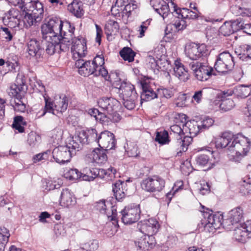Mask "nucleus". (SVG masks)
I'll return each instance as SVG.
<instances>
[{"mask_svg":"<svg viewBox=\"0 0 251 251\" xmlns=\"http://www.w3.org/2000/svg\"><path fill=\"white\" fill-rule=\"evenodd\" d=\"M75 28L70 22L62 23L61 20L53 17L44 24L41 26L42 37L44 40H50L55 37L72 35Z\"/></svg>","mask_w":251,"mask_h":251,"instance_id":"nucleus-1","label":"nucleus"},{"mask_svg":"<svg viewBox=\"0 0 251 251\" xmlns=\"http://www.w3.org/2000/svg\"><path fill=\"white\" fill-rule=\"evenodd\" d=\"M171 4L173 6L172 13L175 17L173 25L177 30L185 29L189 24V20H196L199 17L197 12L193 11L186 8H178L172 0Z\"/></svg>","mask_w":251,"mask_h":251,"instance_id":"nucleus-2","label":"nucleus"},{"mask_svg":"<svg viewBox=\"0 0 251 251\" xmlns=\"http://www.w3.org/2000/svg\"><path fill=\"white\" fill-rule=\"evenodd\" d=\"M45 107L43 110L42 116H44L47 112L57 115L58 113L64 112L68 107V99L65 95H61L59 97H56L53 101H51L50 98L45 97Z\"/></svg>","mask_w":251,"mask_h":251,"instance_id":"nucleus-3","label":"nucleus"},{"mask_svg":"<svg viewBox=\"0 0 251 251\" xmlns=\"http://www.w3.org/2000/svg\"><path fill=\"white\" fill-rule=\"evenodd\" d=\"M72 35L63 37H55L50 40H45L46 43V51L50 55L55 52L60 53L61 51L66 52L69 49L70 39Z\"/></svg>","mask_w":251,"mask_h":251,"instance_id":"nucleus-4","label":"nucleus"},{"mask_svg":"<svg viewBox=\"0 0 251 251\" xmlns=\"http://www.w3.org/2000/svg\"><path fill=\"white\" fill-rule=\"evenodd\" d=\"M189 67L194 72L196 78L200 81H206L212 75H216L213 69L207 63L193 61L189 63Z\"/></svg>","mask_w":251,"mask_h":251,"instance_id":"nucleus-5","label":"nucleus"},{"mask_svg":"<svg viewBox=\"0 0 251 251\" xmlns=\"http://www.w3.org/2000/svg\"><path fill=\"white\" fill-rule=\"evenodd\" d=\"M250 146L251 142L248 138L240 134L234 135L231 151L235 152L237 156H244L249 151Z\"/></svg>","mask_w":251,"mask_h":251,"instance_id":"nucleus-6","label":"nucleus"},{"mask_svg":"<svg viewBox=\"0 0 251 251\" xmlns=\"http://www.w3.org/2000/svg\"><path fill=\"white\" fill-rule=\"evenodd\" d=\"M203 216L205 220L204 230L209 232L214 233L223 224V216L219 213L213 214V211L208 208L203 211Z\"/></svg>","mask_w":251,"mask_h":251,"instance_id":"nucleus-7","label":"nucleus"},{"mask_svg":"<svg viewBox=\"0 0 251 251\" xmlns=\"http://www.w3.org/2000/svg\"><path fill=\"white\" fill-rule=\"evenodd\" d=\"M113 85L118 89L119 97L121 99H137V94L134 86L130 82L125 80L122 81L120 78H118L113 81Z\"/></svg>","mask_w":251,"mask_h":251,"instance_id":"nucleus-8","label":"nucleus"},{"mask_svg":"<svg viewBox=\"0 0 251 251\" xmlns=\"http://www.w3.org/2000/svg\"><path fill=\"white\" fill-rule=\"evenodd\" d=\"M174 122L181 123L183 127L185 134H189L192 138V136H196L201 131L199 127L198 122L193 121H187L186 115L184 114H178L174 118Z\"/></svg>","mask_w":251,"mask_h":251,"instance_id":"nucleus-9","label":"nucleus"},{"mask_svg":"<svg viewBox=\"0 0 251 251\" xmlns=\"http://www.w3.org/2000/svg\"><path fill=\"white\" fill-rule=\"evenodd\" d=\"M165 185V180L156 175L144 179L141 183L142 188L150 192H161Z\"/></svg>","mask_w":251,"mask_h":251,"instance_id":"nucleus-10","label":"nucleus"},{"mask_svg":"<svg viewBox=\"0 0 251 251\" xmlns=\"http://www.w3.org/2000/svg\"><path fill=\"white\" fill-rule=\"evenodd\" d=\"M121 213L123 223L125 225L131 224L139 219L141 210L139 205L133 204L126 206Z\"/></svg>","mask_w":251,"mask_h":251,"instance_id":"nucleus-11","label":"nucleus"},{"mask_svg":"<svg viewBox=\"0 0 251 251\" xmlns=\"http://www.w3.org/2000/svg\"><path fill=\"white\" fill-rule=\"evenodd\" d=\"M43 49L41 42L35 39L30 40L27 43L25 56L29 59H35L39 61L42 57Z\"/></svg>","mask_w":251,"mask_h":251,"instance_id":"nucleus-12","label":"nucleus"},{"mask_svg":"<svg viewBox=\"0 0 251 251\" xmlns=\"http://www.w3.org/2000/svg\"><path fill=\"white\" fill-rule=\"evenodd\" d=\"M43 6L39 3L37 5V10H33V12H31V13L24 12L23 14L24 15V18L22 19L25 27L26 28L29 27L40 22L43 17Z\"/></svg>","mask_w":251,"mask_h":251,"instance_id":"nucleus-13","label":"nucleus"},{"mask_svg":"<svg viewBox=\"0 0 251 251\" xmlns=\"http://www.w3.org/2000/svg\"><path fill=\"white\" fill-rule=\"evenodd\" d=\"M73 34L72 35V47L71 51L73 53L75 57L77 55L78 57L82 58L86 55L87 47L86 40L85 37L82 36H79L77 37L73 38Z\"/></svg>","mask_w":251,"mask_h":251,"instance_id":"nucleus-14","label":"nucleus"},{"mask_svg":"<svg viewBox=\"0 0 251 251\" xmlns=\"http://www.w3.org/2000/svg\"><path fill=\"white\" fill-rule=\"evenodd\" d=\"M99 146L102 149L110 150L114 149L116 145V139L113 133L105 130L99 134L98 141Z\"/></svg>","mask_w":251,"mask_h":251,"instance_id":"nucleus-15","label":"nucleus"},{"mask_svg":"<svg viewBox=\"0 0 251 251\" xmlns=\"http://www.w3.org/2000/svg\"><path fill=\"white\" fill-rule=\"evenodd\" d=\"M52 154L57 163L63 164L69 162L74 153L71 152V150L65 146L55 148L52 152Z\"/></svg>","mask_w":251,"mask_h":251,"instance_id":"nucleus-16","label":"nucleus"},{"mask_svg":"<svg viewBox=\"0 0 251 251\" xmlns=\"http://www.w3.org/2000/svg\"><path fill=\"white\" fill-rule=\"evenodd\" d=\"M243 218V210L240 207H236L230 211L227 218L223 224L227 229L232 230L233 226L239 225V223Z\"/></svg>","mask_w":251,"mask_h":251,"instance_id":"nucleus-17","label":"nucleus"},{"mask_svg":"<svg viewBox=\"0 0 251 251\" xmlns=\"http://www.w3.org/2000/svg\"><path fill=\"white\" fill-rule=\"evenodd\" d=\"M22 15L20 11L15 8H11L3 18V22L5 25L12 28L20 24Z\"/></svg>","mask_w":251,"mask_h":251,"instance_id":"nucleus-18","label":"nucleus"},{"mask_svg":"<svg viewBox=\"0 0 251 251\" xmlns=\"http://www.w3.org/2000/svg\"><path fill=\"white\" fill-rule=\"evenodd\" d=\"M234 238L240 242H246L249 233L251 232V221L233 226Z\"/></svg>","mask_w":251,"mask_h":251,"instance_id":"nucleus-19","label":"nucleus"},{"mask_svg":"<svg viewBox=\"0 0 251 251\" xmlns=\"http://www.w3.org/2000/svg\"><path fill=\"white\" fill-rule=\"evenodd\" d=\"M206 48L204 44L199 45L192 44L186 48L185 51L187 56L193 60H197L202 56L207 55Z\"/></svg>","mask_w":251,"mask_h":251,"instance_id":"nucleus-20","label":"nucleus"},{"mask_svg":"<svg viewBox=\"0 0 251 251\" xmlns=\"http://www.w3.org/2000/svg\"><path fill=\"white\" fill-rule=\"evenodd\" d=\"M234 138V135L230 132H225L222 135L217 138L215 142L217 149L226 148L231 151V144Z\"/></svg>","mask_w":251,"mask_h":251,"instance_id":"nucleus-21","label":"nucleus"},{"mask_svg":"<svg viewBox=\"0 0 251 251\" xmlns=\"http://www.w3.org/2000/svg\"><path fill=\"white\" fill-rule=\"evenodd\" d=\"M151 3L154 10L161 15L163 19L168 15L169 12L172 13L173 11V6L171 5L172 7L170 8L168 3L164 0H152ZM170 4H171L170 3Z\"/></svg>","mask_w":251,"mask_h":251,"instance_id":"nucleus-22","label":"nucleus"},{"mask_svg":"<svg viewBox=\"0 0 251 251\" xmlns=\"http://www.w3.org/2000/svg\"><path fill=\"white\" fill-rule=\"evenodd\" d=\"M98 103L102 110L107 113H111L115 111L118 101L112 98H102L99 100Z\"/></svg>","mask_w":251,"mask_h":251,"instance_id":"nucleus-23","label":"nucleus"},{"mask_svg":"<svg viewBox=\"0 0 251 251\" xmlns=\"http://www.w3.org/2000/svg\"><path fill=\"white\" fill-rule=\"evenodd\" d=\"M84 135L79 132L69 140L66 146L71 150V152L74 153V155L76 153V151L81 149L83 145L86 144L84 142Z\"/></svg>","mask_w":251,"mask_h":251,"instance_id":"nucleus-24","label":"nucleus"},{"mask_svg":"<svg viewBox=\"0 0 251 251\" xmlns=\"http://www.w3.org/2000/svg\"><path fill=\"white\" fill-rule=\"evenodd\" d=\"M22 77V75H20L18 74L16 80L17 84L12 85L10 87L8 94L10 96L13 97V99L18 98L23 99L22 96L20 93L24 90L25 81L23 79Z\"/></svg>","mask_w":251,"mask_h":251,"instance_id":"nucleus-25","label":"nucleus"},{"mask_svg":"<svg viewBox=\"0 0 251 251\" xmlns=\"http://www.w3.org/2000/svg\"><path fill=\"white\" fill-rule=\"evenodd\" d=\"M126 185L124 181L120 180L113 184L112 191L116 200L118 201H121L126 195V190L125 188Z\"/></svg>","mask_w":251,"mask_h":251,"instance_id":"nucleus-26","label":"nucleus"},{"mask_svg":"<svg viewBox=\"0 0 251 251\" xmlns=\"http://www.w3.org/2000/svg\"><path fill=\"white\" fill-rule=\"evenodd\" d=\"M141 85L142 88V92L141 94V101H149L157 97L158 94L153 91L148 83L142 82Z\"/></svg>","mask_w":251,"mask_h":251,"instance_id":"nucleus-27","label":"nucleus"},{"mask_svg":"<svg viewBox=\"0 0 251 251\" xmlns=\"http://www.w3.org/2000/svg\"><path fill=\"white\" fill-rule=\"evenodd\" d=\"M174 71L175 75L179 80L185 81L188 78V71L184 66L178 60H176L174 63Z\"/></svg>","mask_w":251,"mask_h":251,"instance_id":"nucleus-28","label":"nucleus"},{"mask_svg":"<svg viewBox=\"0 0 251 251\" xmlns=\"http://www.w3.org/2000/svg\"><path fill=\"white\" fill-rule=\"evenodd\" d=\"M176 140L175 143V147L176 150L180 152L186 151L188 147L192 141V138L186 135L184 137H176Z\"/></svg>","mask_w":251,"mask_h":251,"instance_id":"nucleus-29","label":"nucleus"},{"mask_svg":"<svg viewBox=\"0 0 251 251\" xmlns=\"http://www.w3.org/2000/svg\"><path fill=\"white\" fill-rule=\"evenodd\" d=\"M135 243L139 249L142 250H148L152 248L154 245V237L152 235H143Z\"/></svg>","mask_w":251,"mask_h":251,"instance_id":"nucleus-30","label":"nucleus"},{"mask_svg":"<svg viewBox=\"0 0 251 251\" xmlns=\"http://www.w3.org/2000/svg\"><path fill=\"white\" fill-rule=\"evenodd\" d=\"M75 200L73 194L68 190L65 189L61 192L60 198V204L63 207H69L75 204Z\"/></svg>","mask_w":251,"mask_h":251,"instance_id":"nucleus-31","label":"nucleus"},{"mask_svg":"<svg viewBox=\"0 0 251 251\" xmlns=\"http://www.w3.org/2000/svg\"><path fill=\"white\" fill-rule=\"evenodd\" d=\"M105 33L108 40H112V36L117 35L119 30L118 23L113 20H109L105 26Z\"/></svg>","mask_w":251,"mask_h":251,"instance_id":"nucleus-32","label":"nucleus"},{"mask_svg":"<svg viewBox=\"0 0 251 251\" xmlns=\"http://www.w3.org/2000/svg\"><path fill=\"white\" fill-rule=\"evenodd\" d=\"M84 135V141L85 143H98L99 134L95 128H88L86 130L80 131Z\"/></svg>","mask_w":251,"mask_h":251,"instance_id":"nucleus-33","label":"nucleus"},{"mask_svg":"<svg viewBox=\"0 0 251 251\" xmlns=\"http://www.w3.org/2000/svg\"><path fill=\"white\" fill-rule=\"evenodd\" d=\"M82 2L77 0H74L68 5V10L78 18L82 17L84 14Z\"/></svg>","mask_w":251,"mask_h":251,"instance_id":"nucleus-34","label":"nucleus"},{"mask_svg":"<svg viewBox=\"0 0 251 251\" xmlns=\"http://www.w3.org/2000/svg\"><path fill=\"white\" fill-rule=\"evenodd\" d=\"M43 5L38 0H22L20 10L22 11L23 14L27 11L33 12V10H37L38 4Z\"/></svg>","mask_w":251,"mask_h":251,"instance_id":"nucleus-35","label":"nucleus"},{"mask_svg":"<svg viewBox=\"0 0 251 251\" xmlns=\"http://www.w3.org/2000/svg\"><path fill=\"white\" fill-rule=\"evenodd\" d=\"M233 93L238 98L244 99L249 96L251 93V86L239 85L235 87Z\"/></svg>","mask_w":251,"mask_h":251,"instance_id":"nucleus-36","label":"nucleus"},{"mask_svg":"<svg viewBox=\"0 0 251 251\" xmlns=\"http://www.w3.org/2000/svg\"><path fill=\"white\" fill-rule=\"evenodd\" d=\"M116 173V169L110 167L107 169H100L98 171V176L107 181H112L115 177Z\"/></svg>","mask_w":251,"mask_h":251,"instance_id":"nucleus-37","label":"nucleus"},{"mask_svg":"<svg viewBox=\"0 0 251 251\" xmlns=\"http://www.w3.org/2000/svg\"><path fill=\"white\" fill-rule=\"evenodd\" d=\"M106 150L100 149L99 148L95 149L92 152L91 155L92 156L93 160L99 163H103L107 160V155L105 153Z\"/></svg>","mask_w":251,"mask_h":251,"instance_id":"nucleus-38","label":"nucleus"},{"mask_svg":"<svg viewBox=\"0 0 251 251\" xmlns=\"http://www.w3.org/2000/svg\"><path fill=\"white\" fill-rule=\"evenodd\" d=\"M96 70V66L94 65L92 61H85L83 67L79 70V74L84 76H88L91 75H94Z\"/></svg>","mask_w":251,"mask_h":251,"instance_id":"nucleus-39","label":"nucleus"},{"mask_svg":"<svg viewBox=\"0 0 251 251\" xmlns=\"http://www.w3.org/2000/svg\"><path fill=\"white\" fill-rule=\"evenodd\" d=\"M120 54L125 61L131 62L134 60L136 53L130 48L126 47L122 49Z\"/></svg>","mask_w":251,"mask_h":251,"instance_id":"nucleus-40","label":"nucleus"},{"mask_svg":"<svg viewBox=\"0 0 251 251\" xmlns=\"http://www.w3.org/2000/svg\"><path fill=\"white\" fill-rule=\"evenodd\" d=\"M218 57L224 62L231 70L233 68L235 63L233 57L228 51H224L219 55Z\"/></svg>","mask_w":251,"mask_h":251,"instance_id":"nucleus-41","label":"nucleus"},{"mask_svg":"<svg viewBox=\"0 0 251 251\" xmlns=\"http://www.w3.org/2000/svg\"><path fill=\"white\" fill-rule=\"evenodd\" d=\"M5 64L8 67V70L10 72L15 73L19 71L20 67L16 56H13L12 58H9L6 61Z\"/></svg>","mask_w":251,"mask_h":251,"instance_id":"nucleus-42","label":"nucleus"},{"mask_svg":"<svg viewBox=\"0 0 251 251\" xmlns=\"http://www.w3.org/2000/svg\"><path fill=\"white\" fill-rule=\"evenodd\" d=\"M155 141L161 145L168 144L170 142L169 135L167 131H157L156 132Z\"/></svg>","mask_w":251,"mask_h":251,"instance_id":"nucleus-43","label":"nucleus"},{"mask_svg":"<svg viewBox=\"0 0 251 251\" xmlns=\"http://www.w3.org/2000/svg\"><path fill=\"white\" fill-rule=\"evenodd\" d=\"M148 229V235H152L157 233L159 225L155 219L151 218L146 220Z\"/></svg>","mask_w":251,"mask_h":251,"instance_id":"nucleus-44","label":"nucleus"},{"mask_svg":"<svg viewBox=\"0 0 251 251\" xmlns=\"http://www.w3.org/2000/svg\"><path fill=\"white\" fill-rule=\"evenodd\" d=\"M22 99H14L11 100V105L14 108L15 111L24 112L25 110V104L22 101Z\"/></svg>","mask_w":251,"mask_h":251,"instance_id":"nucleus-45","label":"nucleus"},{"mask_svg":"<svg viewBox=\"0 0 251 251\" xmlns=\"http://www.w3.org/2000/svg\"><path fill=\"white\" fill-rule=\"evenodd\" d=\"M26 123L24 121V118L22 116H17L14 118L12 127L19 132H23L24 131V127L23 126Z\"/></svg>","mask_w":251,"mask_h":251,"instance_id":"nucleus-46","label":"nucleus"},{"mask_svg":"<svg viewBox=\"0 0 251 251\" xmlns=\"http://www.w3.org/2000/svg\"><path fill=\"white\" fill-rule=\"evenodd\" d=\"M196 164L201 167L208 166V168H210L211 163L209 162V156L205 154L198 155L195 158Z\"/></svg>","mask_w":251,"mask_h":251,"instance_id":"nucleus-47","label":"nucleus"},{"mask_svg":"<svg viewBox=\"0 0 251 251\" xmlns=\"http://www.w3.org/2000/svg\"><path fill=\"white\" fill-rule=\"evenodd\" d=\"M234 102L231 99H224V97L220 105L221 110L224 112H226L230 110L234 106Z\"/></svg>","mask_w":251,"mask_h":251,"instance_id":"nucleus-48","label":"nucleus"},{"mask_svg":"<svg viewBox=\"0 0 251 251\" xmlns=\"http://www.w3.org/2000/svg\"><path fill=\"white\" fill-rule=\"evenodd\" d=\"M231 22H226L220 27L219 32L225 36H227L234 33Z\"/></svg>","mask_w":251,"mask_h":251,"instance_id":"nucleus-49","label":"nucleus"},{"mask_svg":"<svg viewBox=\"0 0 251 251\" xmlns=\"http://www.w3.org/2000/svg\"><path fill=\"white\" fill-rule=\"evenodd\" d=\"M214 122L211 118L207 116L203 117L200 122H198L201 130L208 129L213 125Z\"/></svg>","mask_w":251,"mask_h":251,"instance_id":"nucleus-50","label":"nucleus"},{"mask_svg":"<svg viewBox=\"0 0 251 251\" xmlns=\"http://www.w3.org/2000/svg\"><path fill=\"white\" fill-rule=\"evenodd\" d=\"M81 175L82 173L76 169H71L65 174V177L70 180L80 179Z\"/></svg>","mask_w":251,"mask_h":251,"instance_id":"nucleus-51","label":"nucleus"},{"mask_svg":"<svg viewBox=\"0 0 251 251\" xmlns=\"http://www.w3.org/2000/svg\"><path fill=\"white\" fill-rule=\"evenodd\" d=\"M10 236L9 230L4 227H0V244L5 246Z\"/></svg>","mask_w":251,"mask_h":251,"instance_id":"nucleus-52","label":"nucleus"},{"mask_svg":"<svg viewBox=\"0 0 251 251\" xmlns=\"http://www.w3.org/2000/svg\"><path fill=\"white\" fill-rule=\"evenodd\" d=\"M214 68L218 72L222 73H226L231 70L219 57L215 63Z\"/></svg>","mask_w":251,"mask_h":251,"instance_id":"nucleus-53","label":"nucleus"},{"mask_svg":"<svg viewBox=\"0 0 251 251\" xmlns=\"http://www.w3.org/2000/svg\"><path fill=\"white\" fill-rule=\"evenodd\" d=\"M172 125L170 127L171 131L176 134V137L183 136L184 131L181 123H176Z\"/></svg>","mask_w":251,"mask_h":251,"instance_id":"nucleus-54","label":"nucleus"},{"mask_svg":"<svg viewBox=\"0 0 251 251\" xmlns=\"http://www.w3.org/2000/svg\"><path fill=\"white\" fill-rule=\"evenodd\" d=\"M127 149L126 151L128 155L130 157H136L138 154V148L136 144L133 143L127 144Z\"/></svg>","mask_w":251,"mask_h":251,"instance_id":"nucleus-55","label":"nucleus"},{"mask_svg":"<svg viewBox=\"0 0 251 251\" xmlns=\"http://www.w3.org/2000/svg\"><path fill=\"white\" fill-rule=\"evenodd\" d=\"M239 58L244 61H249L251 59V47L249 45L245 46L244 52L239 54Z\"/></svg>","mask_w":251,"mask_h":251,"instance_id":"nucleus-56","label":"nucleus"},{"mask_svg":"<svg viewBox=\"0 0 251 251\" xmlns=\"http://www.w3.org/2000/svg\"><path fill=\"white\" fill-rule=\"evenodd\" d=\"M40 140V136L35 132H31L28 135L27 143L30 146H34Z\"/></svg>","mask_w":251,"mask_h":251,"instance_id":"nucleus-57","label":"nucleus"},{"mask_svg":"<svg viewBox=\"0 0 251 251\" xmlns=\"http://www.w3.org/2000/svg\"><path fill=\"white\" fill-rule=\"evenodd\" d=\"M137 99L129 98L128 99H122V102L124 106L128 110H132L135 106Z\"/></svg>","mask_w":251,"mask_h":251,"instance_id":"nucleus-58","label":"nucleus"},{"mask_svg":"<svg viewBox=\"0 0 251 251\" xmlns=\"http://www.w3.org/2000/svg\"><path fill=\"white\" fill-rule=\"evenodd\" d=\"M109 114L107 113L106 114L104 112H100L99 114L97 115V118L96 119V121H99L103 125H108V123L110 122Z\"/></svg>","mask_w":251,"mask_h":251,"instance_id":"nucleus-59","label":"nucleus"},{"mask_svg":"<svg viewBox=\"0 0 251 251\" xmlns=\"http://www.w3.org/2000/svg\"><path fill=\"white\" fill-rule=\"evenodd\" d=\"M242 186L246 189L247 194H251V179L246 176L242 180Z\"/></svg>","mask_w":251,"mask_h":251,"instance_id":"nucleus-60","label":"nucleus"},{"mask_svg":"<svg viewBox=\"0 0 251 251\" xmlns=\"http://www.w3.org/2000/svg\"><path fill=\"white\" fill-rule=\"evenodd\" d=\"M98 247V242L97 240L90 241L84 245V248L89 251H95Z\"/></svg>","mask_w":251,"mask_h":251,"instance_id":"nucleus-61","label":"nucleus"},{"mask_svg":"<svg viewBox=\"0 0 251 251\" xmlns=\"http://www.w3.org/2000/svg\"><path fill=\"white\" fill-rule=\"evenodd\" d=\"M94 65L96 66V69L103 66L104 64V59L102 55H97L92 61Z\"/></svg>","mask_w":251,"mask_h":251,"instance_id":"nucleus-62","label":"nucleus"},{"mask_svg":"<svg viewBox=\"0 0 251 251\" xmlns=\"http://www.w3.org/2000/svg\"><path fill=\"white\" fill-rule=\"evenodd\" d=\"M151 21V19H148L147 21L143 22L142 23V25L140 26L139 31L141 37L145 35V32L148 28V26L150 25Z\"/></svg>","mask_w":251,"mask_h":251,"instance_id":"nucleus-63","label":"nucleus"},{"mask_svg":"<svg viewBox=\"0 0 251 251\" xmlns=\"http://www.w3.org/2000/svg\"><path fill=\"white\" fill-rule=\"evenodd\" d=\"M95 207L100 213L103 214L106 213V205L105 201L102 200L97 202Z\"/></svg>","mask_w":251,"mask_h":251,"instance_id":"nucleus-64","label":"nucleus"}]
</instances>
